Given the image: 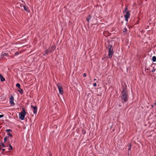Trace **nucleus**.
I'll list each match as a JSON object with an SVG mask.
<instances>
[{
	"label": "nucleus",
	"mask_w": 156,
	"mask_h": 156,
	"mask_svg": "<svg viewBox=\"0 0 156 156\" xmlns=\"http://www.w3.org/2000/svg\"><path fill=\"white\" fill-rule=\"evenodd\" d=\"M14 98L13 96L12 95L10 97V99L9 100V103H10V104L12 106H14L15 105V103L14 102Z\"/></svg>",
	"instance_id": "nucleus-5"
},
{
	"label": "nucleus",
	"mask_w": 156,
	"mask_h": 156,
	"mask_svg": "<svg viewBox=\"0 0 156 156\" xmlns=\"http://www.w3.org/2000/svg\"><path fill=\"white\" fill-rule=\"evenodd\" d=\"M23 6H24L23 4H21L20 5V6L21 7H22Z\"/></svg>",
	"instance_id": "nucleus-30"
},
{
	"label": "nucleus",
	"mask_w": 156,
	"mask_h": 156,
	"mask_svg": "<svg viewBox=\"0 0 156 156\" xmlns=\"http://www.w3.org/2000/svg\"><path fill=\"white\" fill-rule=\"evenodd\" d=\"M2 152H3L5 151V149L4 148H3V149H2Z\"/></svg>",
	"instance_id": "nucleus-27"
},
{
	"label": "nucleus",
	"mask_w": 156,
	"mask_h": 156,
	"mask_svg": "<svg viewBox=\"0 0 156 156\" xmlns=\"http://www.w3.org/2000/svg\"><path fill=\"white\" fill-rule=\"evenodd\" d=\"M16 86L18 87L19 89H20V85L19 83H17L16 85Z\"/></svg>",
	"instance_id": "nucleus-18"
},
{
	"label": "nucleus",
	"mask_w": 156,
	"mask_h": 156,
	"mask_svg": "<svg viewBox=\"0 0 156 156\" xmlns=\"http://www.w3.org/2000/svg\"><path fill=\"white\" fill-rule=\"evenodd\" d=\"M152 60L153 62H155L156 61V57L155 56H153L152 57Z\"/></svg>",
	"instance_id": "nucleus-16"
},
{
	"label": "nucleus",
	"mask_w": 156,
	"mask_h": 156,
	"mask_svg": "<svg viewBox=\"0 0 156 156\" xmlns=\"http://www.w3.org/2000/svg\"><path fill=\"white\" fill-rule=\"evenodd\" d=\"M10 131L12 132V130L10 129H7L5 130V132L7 133V135L9 136L10 137H12V135L10 134Z\"/></svg>",
	"instance_id": "nucleus-8"
},
{
	"label": "nucleus",
	"mask_w": 156,
	"mask_h": 156,
	"mask_svg": "<svg viewBox=\"0 0 156 156\" xmlns=\"http://www.w3.org/2000/svg\"><path fill=\"white\" fill-rule=\"evenodd\" d=\"M31 107L33 108V111L34 114L37 113V106H34L33 105L31 106Z\"/></svg>",
	"instance_id": "nucleus-7"
},
{
	"label": "nucleus",
	"mask_w": 156,
	"mask_h": 156,
	"mask_svg": "<svg viewBox=\"0 0 156 156\" xmlns=\"http://www.w3.org/2000/svg\"><path fill=\"white\" fill-rule=\"evenodd\" d=\"M0 79L1 81H4L5 80L2 75L1 74H0Z\"/></svg>",
	"instance_id": "nucleus-10"
},
{
	"label": "nucleus",
	"mask_w": 156,
	"mask_h": 156,
	"mask_svg": "<svg viewBox=\"0 0 156 156\" xmlns=\"http://www.w3.org/2000/svg\"><path fill=\"white\" fill-rule=\"evenodd\" d=\"M128 147L129 148L128 149V151L131 150V144H129V145L128 146Z\"/></svg>",
	"instance_id": "nucleus-17"
},
{
	"label": "nucleus",
	"mask_w": 156,
	"mask_h": 156,
	"mask_svg": "<svg viewBox=\"0 0 156 156\" xmlns=\"http://www.w3.org/2000/svg\"><path fill=\"white\" fill-rule=\"evenodd\" d=\"M151 106L152 108H153L154 107V106L153 105H151Z\"/></svg>",
	"instance_id": "nucleus-32"
},
{
	"label": "nucleus",
	"mask_w": 156,
	"mask_h": 156,
	"mask_svg": "<svg viewBox=\"0 0 156 156\" xmlns=\"http://www.w3.org/2000/svg\"><path fill=\"white\" fill-rule=\"evenodd\" d=\"M124 29L125 30V31H124V32H126L127 31V29L126 28H124Z\"/></svg>",
	"instance_id": "nucleus-29"
},
{
	"label": "nucleus",
	"mask_w": 156,
	"mask_h": 156,
	"mask_svg": "<svg viewBox=\"0 0 156 156\" xmlns=\"http://www.w3.org/2000/svg\"><path fill=\"white\" fill-rule=\"evenodd\" d=\"M127 7L125 8L124 10L123 11V13H125L127 11Z\"/></svg>",
	"instance_id": "nucleus-21"
},
{
	"label": "nucleus",
	"mask_w": 156,
	"mask_h": 156,
	"mask_svg": "<svg viewBox=\"0 0 156 156\" xmlns=\"http://www.w3.org/2000/svg\"><path fill=\"white\" fill-rule=\"evenodd\" d=\"M20 90H18V91H19V93H20V94H22V93H23V90H22V89H21V88H20Z\"/></svg>",
	"instance_id": "nucleus-20"
},
{
	"label": "nucleus",
	"mask_w": 156,
	"mask_h": 156,
	"mask_svg": "<svg viewBox=\"0 0 156 156\" xmlns=\"http://www.w3.org/2000/svg\"><path fill=\"white\" fill-rule=\"evenodd\" d=\"M11 141V142H12V140Z\"/></svg>",
	"instance_id": "nucleus-37"
},
{
	"label": "nucleus",
	"mask_w": 156,
	"mask_h": 156,
	"mask_svg": "<svg viewBox=\"0 0 156 156\" xmlns=\"http://www.w3.org/2000/svg\"><path fill=\"white\" fill-rule=\"evenodd\" d=\"M147 70H149V69H147Z\"/></svg>",
	"instance_id": "nucleus-36"
},
{
	"label": "nucleus",
	"mask_w": 156,
	"mask_h": 156,
	"mask_svg": "<svg viewBox=\"0 0 156 156\" xmlns=\"http://www.w3.org/2000/svg\"><path fill=\"white\" fill-rule=\"evenodd\" d=\"M126 12V14L124 16L125 18V20L128 21V19L129 18L130 16V12L129 11H127Z\"/></svg>",
	"instance_id": "nucleus-4"
},
{
	"label": "nucleus",
	"mask_w": 156,
	"mask_h": 156,
	"mask_svg": "<svg viewBox=\"0 0 156 156\" xmlns=\"http://www.w3.org/2000/svg\"><path fill=\"white\" fill-rule=\"evenodd\" d=\"M8 55V54L7 53H2V56L3 57L4 56H7Z\"/></svg>",
	"instance_id": "nucleus-13"
},
{
	"label": "nucleus",
	"mask_w": 156,
	"mask_h": 156,
	"mask_svg": "<svg viewBox=\"0 0 156 156\" xmlns=\"http://www.w3.org/2000/svg\"><path fill=\"white\" fill-rule=\"evenodd\" d=\"M94 81H95V80H96V79H94Z\"/></svg>",
	"instance_id": "nucleus-34"
},
{
	"label": "nucleus",
	"mask_w": 156,
	"mask_h": 156,
	"mask_svg": "<svg viewBox=\"0 0 156 156\" xmlns=\"http://www.w3.org/2000/svg\"><path fill=\"white\" fill-rule=\"evenodd\" d=\"M2 146L1 145V142H0V150L2 149Z\"/></svg>",
	"instance_id": "nucleus-22"
},
{
	"label": "nucleus",
	"mask_w": 156,
	"mask_h": 156,
	"mask_svg": "<svg viewBox=\"0 0 156 156\" xmlns=\"http://www.w3.org/2000/svg\"><path fill=\"white\" fill-rule=\"evenodd\" d=\"M1 145L2 146V147H7V146H5L4 144L1 143Z\"/></svg>",
	"instance_id": "nucleus-19"
},
{
	"label": "nucleus",
	"mask_w": 156,
	"mask_h": 156,
	"mask_svg": "<svg viewBox=\"0 0 156 156\" xmlns=\"http://www.w3.org/2000/svg\"><path fill=\"white\" fill-rule=\"evenodd\" d=\"M8 138H9V136H5L4 138V143L6 141L8 140H9V139H8Z\"/></svg>",
	"instance_id": "nucleus-14"
},
{
	"label": "nucleus",
	"mask_w": 156,
	"mask_h": 156,
	"mask_svg": "<svg viewBox=\"0 0 156 156\" xmlns=\"http://www.w3.org/2000/svg\"><path fill=\"white\" fill-rule=\"evenodd\" d=\"M4 116L3 115H0V118H2Z\"/></svg>",
	"instance_id": "nucleus-26"
},
{
	"label": "nucleus",
	"mask_w": 156,
	"mask_h": 156,
	"mask_svg": "<svg viewBox=\"0 0 156 156\" xmlns=\"http://www.w3.org/2000/svg\"><path fill=\"white\" fill-rule=\"evenodd\" d=\"M24 9L27 12H29L30 10L29 9V8L27 6H23Z\"/></svg>",
	"instance_id": "nucleus-9"
},
{
	"label": "nucleus",
	"mask_w": 156,
	"mask_h": 156,
	"mask_svg": "<svg viewBox=\"0 0 156 156\" xmlns=\"http://www.w3.org/2000/svg\"><path fill=\"white\" fill-rule=\"evenodd\" d=\"M154 105H156V102L154 103Z\"/></svg>",
	"instance_id": "nucleus-33"
},
{
	"label": "nucleus",
	"mask_w": 156,
	"mask_h": 156,
	"mask_svg": "<svg viewBox=\"0 0 156 156\" xmlns=\"http://www.w3.org/2000/svg\"><path fill=\"white\" fill-rule=\"evenodd\" d=\"M86 76H87V74L86 73H84L83 75V76L84 77H86Z\"/></svg>",
	"instance_id": "nucleus-23"
},
{
	"label": "nucleus",
	"mask_w": 156,
	"mask_h": 156,
	"mask_svg": "<svg viewBox=\"0 0 156 156\" xmlns=\"http://www.w3.org/2000/svg\"><path fill=\"white\" fill-rule=\"evenodd\" d=\"M49 156H51V154H49Z\"/></svg>",
	"instance_id": "nucleus-31"
},
{
	"label": "nucleus",
	"mask_w": 156,
	"mask_h": 156,
	"mask_svg": "<svg viewBox=\"0 0 156 156\" xmlns=\"http://www.w3.org/2000/svg\"><path fill=\"white\" fill-rule=\"evenodd\" d=\"M15 142V141H14V142H12V143H14Z\"/></svg>",
	"instance_id": "nucleus-35"
},
{
	"label": "nucleus",
	"mask_w": 156,
	"mask_h": 156,
	"mask_svg": "<svg viewBox=\"0 0 156 156\" xmlns=\"http://www.w3.org/2000/svg\"><path fill=\"white\" fill-rule=\"evenodd\" d=\"M155 71V69H153L152 70V72H154Z\"/></svg>",
	"instance_id": "nucleus-28"
},
{
	"label": "nucleus",
	"mask_w": 156,
	"mask_h": 156,
	"mask_svg": "<svg viewBox=\"0 0 156 156\" xmlns=\"http://www.w3.org/2000/svg\"><path fill=\"white\" fill-rule=\"evenodd\" d=\"M108 45L107 48L108 49V56L109 58H111L112 57V55L113 54V48L112 46L110 44V43H108Z\"/></svg>",
	"instance_id": "nucleus-2"
},
{
	"label": "nucleus",
	"mask_w": 156,
	"mask_h": 156,
	"mask_svg": "<svg viewBox=\"0 0 156 156\" xmlns=\"http://www.w3.org/2000/svg\"><path fill=\"white\" fill-rule=\"evenodd\" d=\"M120 96L121 99V101L122 103H125L128 101L129 97L126 88L124 87L123 88Z\"/></svg>",
	"instance_id": "nucleus-1"
},
{
	"label": "nucleus",
	"mask_w": 156,
	"mask_h": 156,
	"mask_svg": "<svg viewBox=\"0 0 156 156\" xmlns=\"http://www.w3.org/2000/svg\"><path fill=\"white\" fill-rule=\"evenodd\" d=\"M57 87L58 89L59 93L62 95L63 94V91L62 87L61 86L57 85Z\"/></svg>",
	"instance_id": "nucleus-6"
},
{
	"label": "nucleus",
	"mask_w": 156,
	"mask_h": 156,
	"mask_svg": "<svg viewBox=\"0 0 156 156\" xmlns=\"http://www.w3.org/2000/svg\"><path fill=\"white\" fill-rule=\"evenodd\" d=\"M91 18V16L90 15L88 16H87V21L88 22V23L89 22Z\"/></svg>",
	"instance_id": "nucleus-12"
},
{
	"label": "nucleus",
	"mask_w": 156,
	"mask_h": 156,
	"mask_svg": "<svg viewBox=\"0 0 156 156\" xmlns=\"http://www.w3.org/2000/svg\"><path fill=\"white\" fill-rule=\"evenodd\" d=\"M9 147L8 149L9 150H12L13 149V148L10 144H9Z\"/></svg>",
	"instance_id": "nucleus-11"
},
{
	"label": "nucleus",
	"mask_w": 156,
	"mask_h": 156,
	"mask_svg": "<svg viewBox=\"0 0 156 156\" xmlns=\"http://www.w3.org/2000/svg\"><path fill=\"white\" fill-rule=\"evenodd\" d=\"M19 54V53L17 52H16L15 53V55H18Z\"/></svg>",
	"instance_id": "nucleus-24"
},
{
	"label": "nucleus",
	"mask_w": 156,
	"mask_h": 156,
	"mask_svg": "<svg viewBox=\"0 0 156 156\" xmlns=\"http://www.w3.org/2000/svg\"><path fill=\"white\" fill-rule=\"evenodd\" d=\"M27 112H26L24 108H22V111L20 112L19 114V118L21 120H23L25 118V116L26 115Z\"/></svg>",
	"instance_id": "nucleus-3"
},
{
	"label": "nucleus",
	"mask_w": 156,
	"mask_h": 156,
	"mask_svg": "<svg viewBox=\"0 0 156 156\" xmlns=\"http://www.w3.org/2000/svg\"><path fill=\"white\" fill-rule=\"evenodd\" d=\"M45 54H48L49 53H50L51 52V51L49 50H46L45 51Z\"/></svg>",
	"instance_id": "nucleus-15"
},
{
	"label": "nucleus",
	"mask_w": 156,
	"mask_h": 156,
	"mask_svg": "<svg viewBox=\"0 0 156 156\" xmlns=\"http://www.w3.org/2000/svg\"><path fill=\"white\" fill-rule=\"evenodd\" d=\"M93 86L94 87H95L97 86V83H94V84H93Z\"/></svg>",
	"instance_id": "nucleus-25"
}]
</instances>
